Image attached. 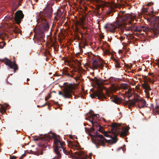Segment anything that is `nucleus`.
I'll use <instances>...</instances> for the list:
<instances>
[{"instance_id": "1", "label": "nucleus", "mask_w": 159, "mask_h": 159, "mask_svg": "<svg viewBox=\"0 0 159 159\" xmlns=\"http://www.w3.org/2000/svg\"><path fill=\"white\" fill-rule=\"evenodd\" d=\"M52 9L50 6L46 7L43 10V11H40L37 14V21L39 27L36 28V27L34 30L35 34L36 39L39 41L38 43L45 42L44 33L48 30L49 26L45 18L50 19L52 15Z\"/></svg>"}, {"instance_id": "2", "label": "nucleus", "mask_w": 159, "mask_h": 159, "mask_svg": "<svg viewBox=\"0 0 159 159\" xmlns=\"http://www.w3.org/2000/svg\"><path fill=\"white\" fill-rule=\"evenodd\" d=\"M129 18V15L125 14V11H121L119 13L117 20L112 23L106 24L104 28L112 33L117 31L119 29L122 33H124L125 30L134 31L135 26L132 24L130 21L128 23L126 22Z\"/></svg>"}, {"instance_id": "3", "label": "nucleus", "mask_w": 159, "mask_h": 159, "mask_svg": "<svg viewBox=\"0 0 159 159\" xmlns=\"http://www.w3.org/2000/svg\"><path fill=\"white\" fill-rule=\"evenodd\" d=\"M111 131H109V133H111L113 134V136L111 134H108V133L102 130L103 127L100 126L98 129L99 131L103 134L104 136L106 137H110L111 139L107 143H110V141L112 143H116L118 140L117 137V135L120 134V137H124L127 135V133L129 130V127H125L122 126L121 124L117 123H112L111 125ZM106 142V143H107Z\"/></svg>"}, {"instance_id": "4", "label": "nucleus", "mask_w": 159, "mask_h": 159, "mask_svg": "<svg viewBox=\"0 0 159 159\" xmlns=\"http://www.w3.org/2000/svg\"><path fill=\"white\" fill-rule=\"evenodd\" d=\"M97 3L96 9L93 11V12L96 16H100V14L98 12L100 7L103 8H106L107 10V15H110L112 13L115 12V10L113 7L109 3H107L102 1L100 0H94Z\"/></svg>"}, {"instance_id": "5", "label": "nucleus", "mask_w": 159, "mask_h": 159, "mask_svg": "<svg viewBox=\"0 0 159 159\" xmlns=\"http://www.w3.org/2000/svg\"><path fill=\"white\" fill-rule=\"evenodd\" d=\"M89 130L90 133L91 132H93L94 134L93 135L89 133V135L91 137L93 136L95 137L94 142L95 144L98 145H101L104 147L105 146V143L109 141L108 140L106 139L102 135L99 134L97 131L95 132V129L93 127H92V126Z\"/></svg>"}, {"instance_id": "6", "label": "nucleus", "mask_w": 159, "mask_h": 159, "mask_svg": "<svg viewBox=\"0 0 159 159\" xmlns=\"http://www.w3.org/2000/svg\"><path fill=\"white\" fill-rule=\"evenodd\" d=\"M74 88L72 84H68L64 83V89L62 90L63 92L59 91V94L61 95L65 98H70L74 95V93L72 89Z\"/></svg>"}, {"instance_id": "7", "label": "nucleus", "mask_w": 159, "mask_h": 159, "mask_svg": "<svg viewBox=\"0 0 159 159\" xmlns=\"http://www.w3.org/2000/svg\"><path fill=\"white\" fill-rule=\"evenodd\" d=\"M144 83H142L141 85L142 87L144 89V92L146 93L147 97L148 98H150V91L152 90L150 86L149 85L148 82L151 83L152 84H153L155 81L151 79L149 77L148 78L147 76H145L143 78ZM151 95L152 94V93L151 92Z\"/></svg>"}, {"instance_id": "8", "label": "nucleus", "mask_w": 159, "mask_h": 159, "mask_svg": "<svg viewBox=\"0 0 159 159\" xmlns=\"http://www.w3.org/2000/svg\"><path fill=\"white\" fill-rule=\"evenodd\" d=\"M91 59L90 62L92 66L90 67V68H92L93 70L97 69L98 68H100L101 69H102L105 63L102 60L98 57H91Z\"/></svg>"}, {"instance_id": "9", "label": "nucleus", "mask_w": 159, "mask_h": 159, "mask_svg": "<svg viewBox=\"0 0 159 159\" xmlns=\"http://www.w3.org/2000/svg\"><path fill=\"white\" fill-rule=\"evenodd\" d=\"M54 143L55 145V148L54 151L57 154L56 157L58 158L61 157V155L59 151V148H61L63 149V151H65L63 146L65 145V143L61 141L59 139H57L56 137L54 138Z\"/></svg>"}, {"instance_id": "10", "label": "nucleus", "mask_w": 159, "mask_h": 159, "mask_svg": "<svg viewBox=\"0 0 159 159\" xmlns=\"http://www.w3.org/2000/svg\"><path fill=\"white\" fill-rule=\"evenodd\" d=\"M150 17L148 19L149 21L151 23L152 28H150L149 27H145V26H142V28H143V30L144 32H145L147 33H148L149 32H153L154 36L156 38L157 37L159 33H157V29H156V28L154 27V25L155 24L153 23L152 22L150 21Z\"/></svg>"}, {"instance_id": "11", "label": "nucleus", "mask_w": 159, "mask_h": 159, "mask_svg": "<svg viewBox=\"0 0 159 159\" xmlns=\"http://www.w3.org/2000/svg\"><path fill=\"white\" fill-rule=\"evenodd\" d=\"M0 61L4 63L6 65L8 66L11 69H13L15 72L18 70L17 65L14 61V62L12 63L10 60L5 57L3 59L0 58Z\"/></svg>"}, {"instance_id": "12", "label": "nucleus", "mask_w": 159, "mask_h": 159, "mask_svg": "<svg viewBox=\"0 0 159 159\" xmlns=\"http://www.w3.org/2000/svg\"><path fill=\"white\" fill-rule=\"evenodd\" d=\"M99 117L98 114L94 113L93 111L90 110V111L87 114L85 117V119L88 120L91 122H94L97 121V118Z\"/></svg>"}, {"instance_id": "13", "label": "nucleus", "mask_w": 159, "mask_h": 159, "mask_svg": "<svg viewBox=\"0 0 159 159\" xmlns=\"http://www.w3.org/2000/svg\"><path fill=\"white\" fill-rule=\"evenodd\" d=\"M134 106H137L139 108L147 107L146 101L142 98H134Z\"/></svg>"}, {"instance_id": "14", "label": "nucleus", "mask_w": 159, "mask_h": 159, "mask_svg": "<svg viewBox=\"0 0 159 159\" xmlns=\"http://www.w3.org/2000/svg\"><path fill=\"white\" fill-rule=\"evenodd\" d=\"M150 21L155 24L154 27L157 29V33H159V17L156 16L154 15H151L150 16Z\"/></svg>"}, {"instance_id": "15", "label": "nucleus", "mask_w": 159, "mask_h": 159, "mask_svg": "<svg viewBox=\"0 0 159 159\" xmlns=\"http://www.w3.org/2000/svg\"><path fill=\"white\" fill-rule=\"evenodd\" d=\"M90 96L92 98H94L95 97H97L100 100L103 98L106 99L104 94L103 93L102 90L101 89H99L97 91L94 92L93 94H90Z\"/></svg>"}, {"instance_id": "16", "label": "nucleus", "mask_w": 159, "mask_h": 159, "mask_svg": "<svg viewBox=\"0 0 159 159\" xmlns=\"http://www.w3.org/2000/svg\"><path fill=\"white\" fill-rule=\"evenodd\" d=\"M24 15L21 10L17 11L15 15V20L17 24H19L21 20L24 18Z\"/></svg>"}, {"instance_id": "17", "label": "nucleus", "mask_w": 159, "mask_h": 159, "mask_svg": "<svg viewBox=\"0 0 159 159\" xmlns=\"http://www.w3.org/2000/svg\"><path fill=\"white\" fill-rule=\"evenodd\" d=\"M52 135H50L48 134H44L42 137H40L39 138H34V140L35 141H37L39 139L42 140L43 141H44L45 142H49L50 139L53 138Z\"/></svg>"}, {"instance_id": "18", "label": "nucleus", "mask_w": 159, "mask_h": 159, "mask_svg": "<svg viewBox=\"0 0 159 159\" xmlns=\"http://www.w3.org/2000/svg\"><path fill=\"white\" fill-rule=\"evenodd\" d=\"M126 105H128V107L129 109L131 108L132 107L134 106V99L132 100H129L126 101L125 102Z\"/></svg>"}, {"instance_id": "19", "label": "nucleus", "mask_w": 159, "mask_h": 159, "mask_svg": "<svg viewBox=\"0 0 159 159\" xmlns=\"http://www.w3.org/2000/svg\"><path fill=\"white\" fill-rule=\"evenodd\" d=\"M62 74L60 75V76L64 75L68 77H73V75L68 72V71L67 70L66 68L62 70Z\"/></svg>"}, {"instance_id": "20", "label": "nucleus", "mask_w": 159, "mask_h": 159, "mask_svg": "<svg viewBox=\"0 0 159 159\" xmlns=\"http://www.w3.org/2000/svg\"><path fill=\"white\" fill-rule=\"evenodd\" d=\"M110 99L111 101H113V102L117 104H119L121 102L120 99L117 96H115L111 98H110Z\"/></svg>"}, {"instance_id": "21", "label": "nucleus", "mask_w": 159, "mask_h": 159, "mask_svg": "<svg viewBox=\"0 0 159 159\" xmlns=\"http://www.w3.org/2000/svg\"><path fill=\"white\" fill-rule=\"evenodd\" d=\"M128 87L129 85L128 84L123 83L120 84L117 88L118 89H123L124 90H126L128 89Z\"/></svg>"}, {"instance_id": "22", "label": "nucleus", "mask_w": 159, "mask_h": 159, "mask_svg": "<svg viewBox=\"0 0 159 159\" xmlns=\"http://www.w3.org/2000/svg\"><path fill=\"white\" fill-rule=\"evenodd\" d=\"M152 111L155 115L159 114V106L156 105L154 107Z\"/></svg>"}, {"instance_id": "23", "label": "nucleus", "mask_w": 159, "mask_h": 159, "mask_svg": "<svg viewBox=\"0 0 159 159\" xmlns=\"http://www.w3.org/2000/svg\"><path fill=\"white\" fill-rule=\"evenodd\" d=\"M63 13V11H62L60 9H58L57 13V16L59 18H60L61 16Z\"/></svg>"}, {"instance_id": "24", "label": "nucleus", "mask_w": 159, "mask_h": 159, "mask_svg": "<svg viewBox=\"0 0 159 159\" xmlns=\"http://www.w3.org/2000/svg\"><path fill=\"white\" fill-rule=\"evenodd\" d=\"M91 123L92 124V127H96L97 128H99L100 126H101L97 121L94 122H91Z\"/></svg>"}, {"instance_id": "25", "label": "nucleus", "mask_w": 159, "mask_h": 159, "mask_svg": "<svg viewBox=\"0 0 159 159\" xmlns=\"http://www.w3.org/2000/svg\"><path fill=\"white\" fill-rule=\"evenodd\" d=\"M115 61L116 62L115 67L117 68L120 67V61L119 59H115Z\"/></svg>"}, {"instance_id": "26", "label": "nucleus", "mask_w": 159, "mask_h": 159, "mask_svg": "<svg viewBox=\"0 0 159 159\" xmlns=\"http://www.w3.org/2000/svg\"><path fill=\"white\" fill-rule=\"evenodd\" d=\"M5 45V43L3 42L0 43V48H2Z\"/></svg>"}, {"instance_id": "27", "label": "nucleus", "mask_w": 159, "mask_h": 159, "mask_svg": "<svg viewBox=\"0 0 159 159\" xmlns=\"http://www.w3.org/2000/svg\"><path fill=\"white\" fill-rule=\"evenodd\" d=\"M51 97L50 93H48L47 96L45 98V100L47 101L48 99L50 98Z\"/></svg>"}, {"instance_id": "28", "label": "nucleus", "mask_w": 159, "mask_h": 159, "mask_svg": "<svg viewBox=\"0 0 159 159\" xmlns=\"http://www.w3.org/2000/svg\"><path fill=\"white\" fill-rule=\"evenodd\" d=\"M93 156V154L92 153H90L89 154V156L88 157L87 156H86V158H87L88 157L90 158V159H91V157Z\"/></svg>"}, {"instance_id": "29", "label": "nucleus", "mask_w": 159, "mask_h": 159, "mask_svg": "<svg viewBox=\"0 0 159 159\" xmlns=\"http://www.w3.org/2000/svg\"><path fill=\"white\" fill-rule=\"evenodd\" d=\"M142 10H143L142 11L143 13L146 12L148 11L147 9V8H144Z\"/></svg>"}, {"instance_id": "30", "label": "nucleus", "mask_w": 159, "mask_h": 159, "mask_svg": "<svg viewBox=\"0 0 159 159\" xmlns=\"http://www.w3.org/2000/svg\"><path fill=\"white\" fill-rule=\"evenodd\" d=\"M105 81L107 82L105 83V84H109L110 83V81H109V80L107 81L106 80H104L103 81V80L102 81V82H104Z\"/></svg>"}, {"instance_id": "31", "label": "nucleus", "mask_w": 159, "mask_h": 159, "mask_svg": "<svg viewBox=\"0 0 159 159\" xmlns=\"http://www.w3.org/2000/svg\"><path fill=\"white\" fill-rule=\"evenodd\" d=\"M85 130L86 132H87L88 133H89V134L90 133V131H89V129L85 127Z\"/></svg>"}, {"instance_id": "32", "label": "nucleus", "mask_w": 159, "mask_h": 159, "mask_svg": "<svg viewBox=\"0 0 159 159\" xmlns=\"http://www.w3.org/2000/svg\"><path fill=\"white\" fill-rule=\"evenodd\" d=\"M140 27H135V30L134 31V32L138 31V30H139V28Z\"/></svg>"}, {"instance_id": "33", "label": "nucleus", "mask_w": 159, "mask_h": 159, "mask_svg": "<svg viewBox=\"0 0 159 159\" xmlns=\"http://www.w3.org/2000/svg\"><path fill=\"white\" fill-rule=\"evenodd\" d=\"M49 54V52L48 50H45V52L44 53V54L45 55H47V54Z\"/></svg>"}, {"instance_id": "34", "label": "nucleus", "mask_w": 159, "mask_h": 159, "mask_svg": "<svg viewBox=\"0 0 159 159\" xmlns=\"http://www.w3.org/2000/svg\"><path fill=\"white\" fill-rule=\"evenodd\" d=\"M26 155L25 154H24L23 155H22L19 158V159H22V158L25 156Z\"/></svg>"}, {"instance_id": "35", "label": "nucleus", "mask_w": 159, "mask_h": 159, "mask_svg": "<svg viewBox=\"0 0 159 159\" xmlns=\"http://www.w3.org/2000/svg\"><path fill=\"white\" fill-rule=\"evenodd\" d=\"M142 30H143V28H142V26H141V27H140L139 28V30H138V31L140 32Z\"/></svg>"}, {"instance_id": "36", "label": "nucleus", "mask_w": 159, "mask_h": 159, "mask_svg": "<svg viewBox=\"0 0 159 159\" xmlns=\"http://www.w3.org/2000/svg\"><path fill=\"white\" fill-rule=\"evenodd\" d=\"M14 32L16 33H19L18 30H14Z\"/></svg>"}, {"instance_id": "37", "label": "nucleus", "mask_w": 159, "mask_h": 159, "mask_svg": "<svg viewBox=\"0 0 159 159\" xmlns=\"http://www.w3.org/2000/svg\"><path fill=\"white\" fill-rule=\"evenodd\" d=\"M69 144H70L71 145H72V146H73V143L72 142V141H70L69 142Z\"/></svg>"}, {"instance_id": "38", "label": "nucleus", "mask_w": 159, "mask_h": 159, "mask_svg": "<svg viewBox=\"0 0 159 159\" xmlns=\"http://www.w3.org/2000/svg\"><path fill=\"white\" fill-rule=\"evenodd\" d=\"M76 39H77L78 40H80V37H78V36H76Z\"/></svg>"}, {"instance_id": "39", "label": "nucleus", "mask_w": 159, "mask_h": 159, "mask_svg": "<svg viewBox=\"0 0 159 159\" xmlns=\"http://www.w3.org/2000/svg\"><path fill=\"white\" fill-rule=\"evenodd\" d=\"M79 49H80V50L81 51V50H82V49L81 48V47L80 46V45H79Z\"/></svg>"}, {"instance_id": "40", "label": "nucleus", "mask_w": 159, "mask_h": 159, "mask_svg": "<svg viewBox=\"0 0 159 159\" xmlns=\"http://www.w3.org/2000/svg\"><path fill=\"white\" fill-rule=\"evenodd\" d=\"M47 105V102H46V103H45L44 105H43L41 106V107H44V106H46V105Z\"/></svg>"}, {"instance_id": "41", "label": "nucleus", "mask_w": 159, "mask_h": 159, "mask_svg": "<svg viewBox=\"0 0 159 159\" xmlns=\"http://www.w3.org/2000/svg\"><path fill=\"white\" fill-rule=\"evenodd\" d=\"M16 157L15 156H13L10 159H16Z\"/></svg>"}, {"instance_id": "42", "label": "nucleus", "mask_w": 159, "mask_h": 159, "mask_svg": "<svg viewBox=\"0 0 159 159\" xmlns=\"http://www.w3.org/2000/svg\"><path fill=\"white\" fill-rule=\"evenodd\" d=\"M52 102H54V103L57 104V105H58V102H55L54 101H52Z\"/></svg>"}, {"instance_id": "43", "label": "nucleus", "mask_w": 159, "mask_h": 159, "mask_svg": "<svg viewBox=\"0 0 159 159\" xmlns=\"http://www.w3.org/2000/svg\"><path fill=\"white\" fill-rule=\"evenodd\" d=\"M42 147L44 148H46V145H45V144H43L42 145Z\"/></svg>"}, {"instance_id": "44", "label": "nucleus", "mask_w": 159, "mask_h": 159, "mask_svg": "<svg viewBox=\"0 0 159 159\" xmlns=\"http://www.w3.org/2000/svg\"><path fill=\"white\" fill-rule=\"evenodd\" d=\"M130 91H131V89H129L127 93H129Z\"/></svg>"}, {"instance_id": "45", "label": "nucleus", "mask_w": 159, "mask_h": 159, "mask_svg": "<svg viewBox=\"0 0 159 159\" xmlns=\"http://www.w3.org/2000/svg\"><path fill=\"white\" fill-rule=\"evenodd\" d=\"M13 17V15H11V17H10V19H12Z\"/></svg>"}, {"instance_id": "46", "label": "nucleus", "mask_w": 159, "mask_h": 159, "mask_svg": "<svg viewBox=\"0 0 159 159\" xmlns=\"http://www.w3.org/2000/svg\"><path fill=\"white\" fill-rule=\"evenodd\" d=\"M69 137L70 139H72V135H70Z\"/></svg>"}, {"instance_id": "47", "label": "nucleus", "mask_w": 159, "mask_h": 159, "mask_svg": "<svg viewBox=\"0 0 159 159\" xmlns=\"http://www.w3.org/2000/svg\"><path fill=\"white\" fill-rule=\"evenodd\" d=\"M122 149L123 150V151H124V149H123V148L122 147L120 148H119V149Z\"/></svg>"}, {"instance_id": "48", "label": "nucleus", "mask_w": 159, "mask_h": 159, "mask_svg": "<svg viewBox=\"0 0 159 159\" xmlns=\"http://www.w3.org/2000/svg\"><path fill=\"white\" fill-rule=\"evenodd\" d=\"M29 80H29V78H27V81H29Z\"/></svg>"}, {"instance_id": "49", "label": "nucleus", "mask_w": 159, "mask_h": 159, "mask_svg": "<svg viewBox=\"0 0 159 159\" xmlns=\"http://www.w3.org/2000/svg\"><path fill=\"white\" fill-rule=\"evenodd\" d=\"M132 96V94H131L130 96H129L128 97L129 98Z\"/></svg>"}, {"instance_id": "50", "label": "nucleus", "mask_w": 159, "mask_h": 159, "mask_svg": "<svg viewBox=\"0 0 159 159\" xmlns=\"http://www.w3.org/2000/svg\"><path fill=\"white\" fill-rule=\"evenodd\" d=\"M50 105V103L49 102L48 104V106H49Z\"/></svg>"}, {"instance_id": "51", "label": "nucleus", "mask_w": 159, "mask_h": 159, "mask_svg": "<svg viewBox=\"0 0 159 159\" xmlns=\"http://www.w3.org/2000/svg\"><path fill=\"white\" fill-rule=\"evenodd\" d=\"M25 145H26L27 144H29V143H28L27 144L25 143Z\"/></svg>"}, {"instance_id": "52", "label": "nucleus", "mask_w": 159, "mask_h": 159, "mask_svg": "<svg viewBox=\"0 0 159 159\" xmlns=\"http://www.w3.org/2000/svg\"><path fill=\"white\" fill-rule=\"evenodd\" d=\"M50 33H51V34H52V29H51V31L50 32Z\"/></svg>"}, {"instance_id": "53", "label": "nucleus", "mask_w": 159, "mask_h": 159, "mask_svg": "<svg viewBox=\"0 0 159 159\" xmlns=\"http://www.w3.org/2000/svg\"><path fill=\"white\" fill-rule=\"evenodd\" d=\"M96 81L98 82V80L97 79H96Z\"/></svg>"}, {"instance_id": "54", "label": "nucleus", "mask_w": 159, "mask_h": 159, "mask_svg": "<svg viewBox=\"0 0 159 159\" xmlns=\"http://www.w3.org/2000/svg\"><path fill=\"white\" fill-rule=\"evenodd\" d=\"M38 153V154L37 155L38 156L39 155L38 153Z\"/></svg>"}, {"instance_id": "55", "label": "nucleus", "mask_w": 159, "mask_h": 159, "mask_svg": "<svg viewBox=\"0 0 159 159\" xmlns=\"http://www.w3.org/2000/svg\"><path fill=\"white\" fill-rule=\"evenodd\" d=\"M40 107V106L39 105H37L38 107Z\"/></svg>"}, {"instance_id": "56", "label": "nucleus", "mask_w": 159, "mask_h": 159, "mask_svg": "<svg viewBox=\"0 0 159 159\" xmlns=\"http://www.w3.org/2000/svg\"><path fill=\"white\" fill-rule=\"evenodd\" d=\"M77 159H80V158H77ZM81 159H85L84 158H81Z\"/></svg>"}, {"instance_id": "57", "label": "nucleus", "mask_w": 159, "mask_h": 159, "mask_svg": "<svg viewBox=\"0 0 159 159\" xmlns=\"http://www.w3.org/2000/svg\"><path fill=\"white\" fill-rule=\"evenodd\" d=\"M147 4H148V5H149V3H148Z\"/></svg>"}, {"instance_id": "58", "label": "nucleus", "mask_w": 159, "mask_h": 159, "mask_svg": "<svg viewBox=\"0 0 159 159\" xmlns=\"http://www.w3.org/2000/svg\"><path fill=\"white\" fill-rule=\"evenodd\" d=\"M74 98H75H75H76V97H74Z\"/></svg>"}, {"instance_id": "59", "label": "nucleus", "mask_w": 159, "mask_h": 159, "mask_svg": "<svg viewBox=\"0 0 159 159\" xmlns=\"http://www.w3.org/2000/svg\"><path fill=\"white\" fill-rule=\"evenodd\" d=\"M76 142L78 143L79 144V143L78 142V141H76Z\"/></svg>"}, {"instance_id": "60", "label": "nucleus", "mask_w": 159, "mask_h": 159, "mask_svg": "<svg viewBox=\"0 0 159 159\" xmlns=\"http://www.w3.org/2000/svg\"><path fill=\"white\" fill-rule=\"evenodd\" d=\"M16 10V9H14V11H15Z\"/></svg>"}, {"instance_id": "61", "label": "nucleus", "mask_w": 159, "mask_h": 159, "mask_svg": "<svg viewBox=\"0 0 159 159\" xmlns=\"http://www.w3.org/2000/svg\"><path fill=\"white\" fill-rule=\"evenodd\" d=\"M52 159H55V157H54Z\"/></svg>"}, {"instance_id": "62", "label": "nucleus", "mask_w": 159, "mask_h": 159, "mask_svg": "<svg viewBox=\"0 0 159 159\" xmlns=\"http://www.w3.org/2000/svg\"><path fill=\"white\" fill-rule=\"evenodd\" d=\"M94 80V79H93V81Z\"/></svg>"}, {"instance_id": "63", "label": "nucleus", "mask_w": 159, "mask_h": 159, "mask_svg": "<svg viewBox=\"0 0 159 159\" xmlns=\"http://www.w3.org/2000/svg\"><path fill=\"white\" fill-rule=\"evenodd\" d=\"M93 158H94V156H93Z\"/></svg>"}, {"instance_id": "64", "label": "nucleus", "mask_w": 159, "mask_h": 159, "mask_svg": "<svg viewBox=\"0 0 159 159\" xmlns=\"http://www.w3.org/2000/svg\"><path fill=\"white\" fill-rule=\"evenodd\" d=\"M23 147H24V146H23L22 147L23 148Z\"/></svg>"}]
</instances>
